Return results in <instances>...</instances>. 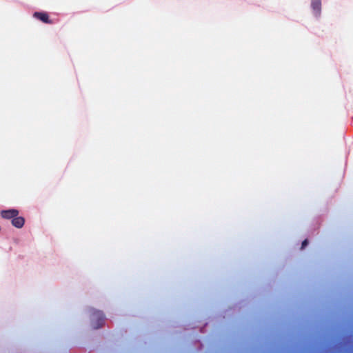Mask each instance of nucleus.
<instances>
[{
  "instance_id": "3",
  "label": "nucleus",
  "mask_w": 353,
  "mask_h": 353,
  "mask_svg": "<svg viewBox=\"0 0 353 353\" xmlns=\"http://www.w3.org/2000/svg\"><path fill=\"white\" fill-rule=\"evenodd\" d=\"M12 225L17 228H21L25 223V219L23 216H14L11 221Z\"/></svg>"
},
{
  "instance_id": "5",
  "label": "nucleus",
  "mask_w": 353,
  "mask_h": 353,
  "mask_svg": "<svg viewBox=\"0 0 353 353\" xmlns=\"http://www.w3.org/2000/svg\"><path fill=\"white\" fill-rule=\"evenodd\" d=\"M302 243H308V240L307 239H305L302 241Z\"/></svg>"
},
{
  "instance_id": "1",
  "label": "nucleus",
  "mask_w": 353,
  "mask_h": 353,
  "mask_svg": "<svg viewBox=\"0 0 353 353\" xmlns=\"http://www.w3.org/2000/svg\"><path fill=\"white\" fill-rule=\"evenodd\" d=\"M19 210L16 209L1 210L0 212L3 219H10L11 221L14 218V216L19 215Z\"/></svg>"
},
{
  "instance_id": "2",
  "label": "nucleus",
  "mask_w": 353,
  "mask_h": 353,
  "mask_svg": "<svg viewBox=\"0 0 353 353\" xmlns=\"http://www.w3.org/2000/svg\"><path fill=\"white\" fill-rule=\"evenodd\" d=\"M33 17L38 20L48 24H52V21L49 19L48 13L43 12H35Z\"/></svg>"
},
{
  "instance_id": "4",
  "label": "nucleus",
  "mask_w": 353,
  "mask_h": 353,
  "mask_svg": "<svg viewBox=\"0 0 353 353\" xmlns=\"http://www.w3.org/2000/svg\"><path fill=\"white\" fill-rule=\"evenodd\" d=\"M311 6L316 16L320 14L321 9V0H312Z\"/></svg>"
}]
</instances>
